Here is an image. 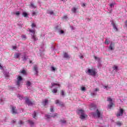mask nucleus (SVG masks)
Listing matches in <instances>:
<instances>
[{"instance_id":"obj_1","label":"nucleus","mask_w":127,"mask_h":127,"mask_svg":"<svg viewBox=\"0 0 127 127\" xmlns=\"http://www.w3.org/2000/svg\"><path fill=\"white\" fill-rule=\"evenodd\" d=\"M86 73H88V75L91 76H95L96 74H97V71L95 68L88 69Z\"/></svg>"},{"instance_id":"obj_2","label":"nucleus","mask_w":127,"mask_h":127,"mask_svg":"<svg viewBox=\"0 0 127 127\" xmlns=\"http://www.w3.org/2000/svg\"><path fill=\"white\" fill-rule=\"evenodd\" d=\"M29 32H31V33H33L32 34H31L32 36V39H33L34 41H36V40H38V38L37 37H36V35H35V30H32V29H29Z\"/></svg>"},{"instance_id":"obj_3","label":"nucleus","mask_w":127,"mask_h":127,"mask_svg":"<svg viewBox=\"0 0 127 127\" xmlns=\"http://www.w3.org/2000/svg\"><path fill=\"white\" fill-rule=\"evenodd\" d=\"M92 115L93 117H97V118H98L99 119H100V118H103L102 114H101V113L100 112V111H99V110L98 109L96 110V113H92Z\"/></svg>"},{"instance_id":"obj_4","label":"nucleus","mask_w":127,"mask_h":127,"mask_svg":"<svg viewBox=\"0 0 127 127\" xmlns=\"http://www.w3.org/2000/svg\"><path fill=\"white\" fill-rule=\"evenodd\" d=\"M56 104L57 105H58V104H59L60 107H64V106H65V105H64V103H63V102L60 101L59 100H56Z\"/></svg>"},{"instance_id":"obj_5","label":"nucleus","mask_w":127,"mask_h":127,"mask_svg":"<svg viewBox=\"0 0 127 127\" xmlns=\"http://www.w3.org/2000/svg\"><path fill=\"white\" fill-rule=\"evenodd\" d=\"M22 80V77L21 76H19L17 77V80L16 82V84L17 86H20V82H21Z\"/></svg>"},{"instance_id":"obj_6","label":"nucleus","mask_w":127,"mask_h":127,"mask_svg":"<svg viewBox=\"0 0 127 127\" xmlns=\"http://www.w3.org/2000/svg\"><path fill=\"white\" fill-rule=\"evenodd\" d=\"M124 112H125V110L122 108H120V113H117V116L121 117V116H123V115H124Z\"/></svg>"},{"instance_id":"obj_7","label":"nucleus","mask_w":127,"mask_h":127,"mask_svg":"<svg viewBox=\"0 0 127 127\" xmlns=\"http://www.w3.org/2000/svg\"><path fill=\"white\" fill-rule=\"evenodd\" d=\"M25 102L26 103V104H27V105H28V106H32V105H33V103L30 101V100H29V99H28V98H26Z\"/></svg>"},{"instance_id":"obj_8","label":"nucleus","mask_w":127,"mask_h":127,"mask_svg":"<svg viewBox=\"0 0 127 127\" xmlns=\"http://www.w3.org/2000/svg\"><path fill=\"white\" fill-rule=\"evenodd\" d=\"M33 70L34 71H35V74L37 75L38 74V67H37V65H35L34 66Z\"/></svg>"},{"instance_id":"obj_9","label":"nucleus","mask_w":127,"mask_h":127,"mask_svg":"<svg viewBox=\"0 0 127 127\" xmlns=\"http://www.w3.org/2000/svg\"><path fill=\"white\" fill-rule=\"evenodd\" d=\"M64 58L65 59H70V56L67 53H64Z\"/></svg>"},{"instance_id":"obj_10","label":"nucleus","mask_w":127,"mask_h":127,"mask_svg":"<svg viewBox=\"0 0 127 127\" xmlns=\"http://www.w3.org/2000/svg\"><path fill=\"white\" fill-rule=\"evenodd\" d=\"M57 116H58V114L57 113H55L53 116H50V115H46V117L47 118V119H50V118H55V117H57Z\"/></svg>"},{"instance_id":"obj_11","label":"nucleus","mask_w":127,"mask_h":127,"mask_svg":"<svg viewBox=\"0 0 127 127\" xmlns=\"http://www.w3.org/2000/svg\"><path fill=\"white\" fill-rule=\"evenodd\" d=\"M77 114H78V115H80V116H81V115L85 114V112L83 110H79L77 111Z\"/></svg>"},{"instance_id":"obj_12","label":"nucleus","mask_w":127,"mask_h":127,"mask_svg":"<svg viewBox=\"0 0 127 127\" xmlns=\"http://www.w3.org/2000/svg\"><path fill=\"white\" fill-rule=\"evenodd\" d=\"M88 116H87V115L85 114V113H84L83 114L80 115V119L81 120H85L86 119V118H87Z\"/></svg>"},{"instance_id":"obj_13","label":"nucleus","mask_w":127,"mask_h":127,"mask_svg":"<svg viewBox=\"0 0 127 127\" xmlns=\"http://www.w3.org/2000/svg\"><path fill=\"white\" fill-rule=\"evenodd\" d=\"M16 107H12V114H17V112H16Z\"/></svg>"},{"instance_id":"obj_14","label":"nucleus","mask_w":127,"mask_h":127,"mask_svg":"<svg viewBox=\"0 0 127 127\" xmlns=\"http://www.w3.org/2000/svg\"><path fill=\"white\" fill-rule=\"evenodd\" d=\"M115 104L113 102H111L110 104L108 105L109 109H112V107H115Z\"/></svg>"},{"instance_id":"obj_15","label":"nucleus","mask_w":127,"mask_h":127,"mask_svg":"<svg viewBox=\"0 0 127 127\" xmlns=\"http://www.w3.org/2000/svg\"><path fill=\"white\" fill-rule=\"evenodd\" d=\"M115 46V44L111 43V45L109 46V49L110 50H114L113 47Z\"/></svg>"},{"instance_id":"obj_16","label":"nucleus","mask_w":127,"mask_h":127,"mask_svg":"<svg viewBox=\"0 0 127 127\" xmlns=\"http://www.w3.org/2000/svg\"><path fill=\"white\" fill-rule=\"evenodd\" d=\"M28 123L30 125L31 127H33V126H34V122H33V121L29 120Z\"/></svg>"},{"instance_id":"obj_17","label":"nucleus","mask_w":127,"mask_h":127,"mask_svg":"<svg viewBox=\"0 0 127 127\" xmlns=\"http://www.w3.org/2000/svg\"><path fill=\"white\" fill-rule=\"evenodd\" d=\"M47 104H48V100H47V99L45 100V101L43 102V104L44 107H45V106H46Z\"/></svg>"},{"instance_id":"obj_18","label":"nucleus","mask_w":127,"mask_h":127,"mask_svg":"<svg viewBox=\"0 0 127 127\" xmlns=\"http://www.w3.org/2000/svg\"><path fill=\"white\" fill-rule=\"evenodd\" d=\"M19 56H20V54H16L14 56V58H15L16 59H17V58H19Z\"/></svg>"},{"instance_id":"obj_19","label":"nucleus","mask_w":127,"mask_h":127,"mask_svg":"<svg viewBox=\"0 0 127 127\" xmlns=\"http://www.w3.org/2000/svg\"><path fill=\"white\" fill-rule=\"evenodd\" d=\"M116 125L118 126V127H121L123 123L120 121H118L116 122Z\"/></svg>"},{"instance_id":"obj_20","label":"nucleus","mask_w":127,"mask_h":127,"mask_svg":"<svg viewBox=\"0 0 127 127\" xmlns=\"http://www.w3.org/2000/svg\"><path fill=\"white\" fill-rule=\"evenodd\" d=\"M112 25H113V28L115 30V31H118V28L117 27V26H116V24H115V23H113Z\"/></svg>"},{"instance_id":"obj_21","label":"nucleus","mask_w":127,"mask_h":127,"mask_svg":"<svg viewBox=\"0 0 127 127\" xmlns=\"http://www.w3.org/2000/svg\"><path fill=\"white\" fill-rule=\"evenodd\" d=\"M54 86H58L59 87H60V84H59L58 83H52V87H54Z\"/></svg>"},{"instance_id":"obj_22","label":"nucleus","mask_w":127,"mask_h":127,"mask_svg":"<svg viewBox=\"0 0 127 127\" xmlns=\"http://www.w3.org/2000/svg\"><path fill=\"white\" fill-rule=\"evenodd\" d=\"M18 125H19V127H21V126L24 125V122L19 121L18 122Z\"/></svg>"},{"instance_id":"obj_23","label":"nucleus","mask_w":127,"mask_h":127,"mask_svg":"<svg viewBox=\"0 0 127 127\" xmlns=\"http://www.w3.org/2000/svg\"><path fill=\"white\" fill-rule=\"evenodd\" d=\"M27 60V56L24 55L23 57V61H26Z\"/></svg>"},{"instance_id":"obj_24","label":"nucleus","mask_w":127,"mask_h":127,"mask_svg":"<svg viewBox=\"0 0 127 127\" xmlns=\"http://www.w3.org/2000/svg\"><path fill=\"white\" fill-rule=\"evenodd\" d=\"M57 91H58L57 88L53 89V90L52 91L53 94H56V93H57Z\"/></svg>"},{"instance_id":"obj_25","label":"nucleus","mask_w":127,"mask_h":127,"mask_svg":"<svg viewBox=\"0 0 127 127\" xmlns=\"http://www.w3.org/2000/svg\"><path fill=\"white\" fill-rule=\"evenodd\" d=\"M37 116V114L36 113V112L35 111H34V113L33 114V118L34 119H36L35 118H36Z\"/></svg>"},{"instance_id":"obj_26","label":"nucleus","mask_w":127,"mask_h":127,"mask_svg":"<svg viewBox=\"0 0 127 127\" xmlns=\"http://www.w3.org/2000/svg\"><path fill=\"white\" fill-rule=\"evenodd\" d=\"M77 10V8L76 7H73L71 8V11L72 12H74V13H76V11Z\"/></svg>"},{"instance_id":"obj_27","label":"nucleus","mask_w":127,"mask_h":127,"mask_svg":"<svg viewBox=\"0 0 127 127\" xmlns=\"http://www.w3.org/2000/svg\"><path fill=\"white\" fill-rule=\"evenodd\" d=\"M30 5L31 7H33V8H36V6L34 3H31Z\"/></svg>"},{"instance_id":"obj_28","label":"nucleus","mask_w":127,"mask_h":127,"mask_svg":"<svg viewBox=\"0 0 127 127\" xmlns=\"http://www.w3.org/2000/svg\"><path fill=\"white\" fill-rule=\"evenodd\" d=\"M21 38L23 40H25L26 39V35H22Z\"/></svg>"},{"instance_id":"obj_29","label":"nucleus","mask_w":127,"mask_h":127,"mask_svg":"<svg viewBox=\"0 0 127 127\" xmlns=\"http://www.w3.org/2000/svg\"><path fill=\"white\" fill-rule=\"evenodd\" d=\"M62 124H66V120H61L60 121Z\"/></svg>"},{"instance_id":"obj_30","label":"nucleus","mask_w":127,"mask_h":127,"mask_svg":"<svg viewBox=\"0 0 127 127\" xmlns=\"http://www.w3.org/2000/svg\"><path fill=\"white\" fill-rule=\"evenodd\" d=\"M22 14H23V16L24 17H27V15H28L27 13H26V12H23Z\"/></svg>"},{"instance_id":"obj_31","label":"nucleus","mask_w":127,"mask_h":127,"mask_svg":"<svg viewBox=\"0 0 127 127\" xmlns=\"http://www.w3.org/2000/svg\"><path fill=\"white\" fill-rule=\"evenodd\" d=\"M26 85L27 86H28L29 87L31 85V83L30 81H27Z\"/></svg>"},{"instance_id":"obj_32","label":"nucleus","mask_w":127,"mask_h":127,"mask_svg":"<svg viewBox=\"0 0 127 127\" xmlns=\"http://www.w3.org/2000/svg\"><path fill=\"white\" fill-rule=\"evenodd\" d=\"M113 101V99H112V98L108 97L107 98V102H112Z\"/></svg>"},{"instance_id":"obj_33","label":"nucleus","mask_w":127,"mask_h":127,"mask_svg":"<svg viewBox=\"0 0 127 127\" xmlns=\"http://www.w3.org/2000/svg\"><path fill=\"white\" fill-rule=\"evenodd\" d=\"M31 27L33 28V27H36V24L34 23H32L31 24Z\"/></svg>"},{"instance_id":"obj_34","label":"nucleus","mask_w":127,"mask_h":127,"mask_svg":"<svg viewBox=\"0 0 127 127\" xmlns=\"http://www.w3.org/2000/svg\"><path fill=\"white\" fill-rule=\"evenodd\" d=\"M61 95L62 96H64L65 94H64V90H61Z\"/></svg>"},{"instance_id":"obj_35","label":"nucleus","mask_w":127,"mask_h":127,"mask_svg":"<svg viewBox=\"0 0 127 127\" xmlns=\"http://www.w3.org/2000/svg\"><path fill=\"white\" fill-rule=\"evenodd\" d=\"M113 68L114 69V70H118V66H117V65H114L113 67Z\"/></svg>"},{"instance_id":"obj_36","label":"nucleus","mask_w":127,"mask_h":127,"mask_svg":"<svg viewBox=\"0 0 127 127\" xmlns=\"http://www.w3.org/2000/svg\"><path fill=\"white\" fill-rule=\"evenodd\" d=\"M50 112H54V108H53V106L51 107V108H50Z\"/></svg>"},{"instance_id":"obj_37","label":"nucleus","mask_w":127,"mask_h":127,"mask_svg":"<svg viewBox=\"0 0 127 127\" xmlns=\"http://www.w3.org/2000/svg\"><path fill=\"white\" fill-rule=\"evenodd\" d=\"M21 73H22V74H24L25 75V74H26V71H25V70H22L21 71Z\"/></svg>"},{"instance_id":"obj_38","label":"nucleus","mask_w":127,"mask_h":127,"mask_svg":"<svg viewBox=\"0 0 127 127\" xmlns=\"http://www.w3.org/2000/svg\"><path fill=\"white\" fill-rule=\"evenodd\" d=\"M105 44L107 45L109 44V41H108V39L105 40Z\"/></svg>"},{"instance_id":"obj_39","label":"nucleus","mask_w":127,"mask_h":127,"mask_svg":"<svg viewBox=\"0 0 127 127\" xmlns=\"http://www.w3.org/2000/svg\"><path fill=\"white\" fill-rule=\"evenodd\" d=\"M81 90L82 91H86V87H81Z\"/></svg>"},{"instance_id":"obj_40","label":"nucleus","mask_w":127,"mask_h":127,"mask_svg":"<svg viewBox=\"0 0 127 127\" xmlns=\"http://www.w3.org/2000/svg\"><path fill=\"white\" fill-rule=\"evenodd\" d=\"M16 15H19V14H20V13L19 12V11H17L15 13Z\"/></svg>"},{"instance_id":"obj_41","label":"nucleus","mask_w":127,"mask_h":127,"mask_svg":"<svg viewBox=\"0 0 127 127\" xmlns=\"http://www.w3.org/2000/svg\"><path fill=\"white\" fill-rule=\"evenodd\" d=\"M32 15L34 16V15H37V13H36V12H33L32 13Z\"/></svg>"},{"instance_id":"obj_42","label":"nucleus","mask_w":127,"mask_h":127,"mask_svg":"<svg viewBox=\"0 0 127 127\" xmlns=\"http://www.w3.org/2000/svg\"><path fill=\"white\" fill-rule=\"evenodd\" d=\"M115 4L114 3H111V4H110V7H113V6H114V5Z\"/></svg>"},{"instance_id":"obj_43","label":"nucleus","mask_w":127,"mask_h":127,"mask_svg":"<svg viewBox=\"0 0 127 127\" xmlns=\"http://www.w3.org/2000/svg\"><path fill=\"white\" fill-rule=\"evenodd\" d=\"M52 70H53V71H55V70H56V68H55V67H52Z\"/></svg>"},{"instance_id":"obj_44","label":"nucleus","mask_w":127,"mask_h":127,"mask_svg":"<svg viewBox=\"0 0 127 127\" xmlns=\"http://www.w3.org/2000/svg\"><path fill=\"white\" fill-rule=\"evenodd\" d=\"M19 99H23V96H19Z\"/></svg>"},{"instance_id":"obj_45","label":"nucleus","mask_w":127,"mask_h":127,"mask_svg":"<svg viewBox=\"0 0 127 127\" xmlns=\"http://www.w3.org/2000/svg\"><path fill=\"white\" fill-rule=\"evenodd\" d=\"M86 5V3H83L82 5V6H85Z\"/></svg>"},{"instance_id":"obj_46","label":"nucleus","mask_w":127,"mask_h":127,"mask_svg":"<svg viewBox=\"0 0 127 127\" xmlns=\"http://www.w3.org/2000/svg\"><path fill=\"white\" fill-rule=\"evenodd\" d=\"M100 89H99L98 88H96L95 89V92H97V91H99Z\"/></svg>"},{"instance_id":"obj_47","label":"nucleus","mask_w":127,"mask_h":127,"mask_svg":"<svg viewBox=\"0 0 127 127\" xmlns=\"http://www.w3.org/2000/svg\"><path fill=\"white\" fill-rule=\"evenodd\" d=\"M61 33H62V34L64 33V31L61 30Z\"/></svg>"},{"instance_id":"obj_48","label":"nucleus","mask_w":127,"mask_h":127,"mask_svg":"<svg viewBox=\"0 0 127 127\" xmlns=\"http://www.w3.org/2000/svg\"><path fill=\"white\" fill-rule=\"evenodd\" d=\"M13 49H16V47L13 46Z\"/></svg>"},{"instance_id":"obj_49","label":"nucleus","mask_w":127,"mask_h":127,"mask_svg":"<svg viewBox=\"0 0 127 127\" xmlns=\"http://www.w3.org/2000/svg\"><path fill=\"white\" fill-rule=\"evenodd\" d=\"M126 26L127 28V20L126 21Z\"/></svg>"},{"instance_id":"obj_50","label":"nucleus","mask_w":127,"mask_h":127,"mask_svg":"<svg viewBox=\"0 0 127 127\" xmlns=\"http://www.w3.org/2000/svg\"><path fill=\"white\" fill-rule=\"evenodd\" d=\"M15 122H16L15 120H13V121H12L13 124H14V123H15Z\"/></svg>"},{"instance_id":"obj_51","label":"nucleus","mask_w":127,"mask_h":127,"mask_svg":"<svg viewBox=\"0 0 127 127\" xmlns=\"http://www.w3.org/2000/svg\"><path fill=\"white\" fill-rule=\"evenodd\" d=\"M50 14H53V11H51L50 12Z\"/></svg>"},{"instance_id":"obj_52","label":"nucleus","mask_w":127,"mask_h":127,"mask_svg":"<svg viewBox=\"0 0 127 127\" xmlns=\"http://www.w3.org/2000/svg\"><path fill=\"white\" fill-rule=\"evenodd\" d=\"M80 59H83V56H80Z\"/></svg>"},{"instance_id":"obj_53","label":"nucleus","mask_w":127,"mask_h":127,"mask_svg":"<svg viewBox=\"0 0 127 127\" xmlns=\"http://www.w3.org/2000/svg\"><path fill=\"white\" fill-rule=\"evenodd\" d=\"M29 63H30V64H31V63H32V61H29Z\"/></svg>"},{"instance_id":"obj_54","label":"nucleus","mask_w":127,"mask_h":127,"mask_svg":"<svg viewBox=\"0 0 127 127\" xmlns=\"http://www.w3.org/2000/svg\"><path fill=\"white\" fill-rule=\"evenodd\" d=\"M104 88H105V89H107V88H108V86H104Z\"/></svg>"},{"instance_id":"obj_55","label":"nucleus","mask_w":127,"mask_h":127,"mask_svg":"<svg viewBox=\"0 0 127 127\" xmlns=\"http://www.w3.org/2000/svg\"><path fill=\"white\" fill-rule=\"evenodd\" d=\"M94 58H95V59H96V60L98 59V58H97V57H94Z\"/></svg>"},{"instance_id":"obj_56","label":"nucleus","mask_w":127,"mask_h":127,"mask_svg":"<svg viewBox=\"0 0 127 127\" xmlns=\"http://www.w3.org/2000/svg\"><path fill=\"white\" fill-rule=\"evenodd\" d=\"M91 107H94V104H92L91 105Z\"/></svg>"},{"instance_id":"obj_57","label":"nucleus","mask_w":127,"mask_h":127,"mask_svg":"<svg viewBox=\"0 0 127 127\" xmlns=\"http://www.w3.org/2000/svg\"><path fill=\"white\" fill-rule=\"evenodd\" d=\"M0 69H1L2 68V66H1V65H0Z\"/></svg>"},{"instance_id":"obj_58","label":"nucleus","mask_w":127,"mask_h":127,"mask_svg":"<svg viewBox=\"0 0 127 127\" xmlns=\"http://www.w3.org/2000/svg\"><path fill=\"white\" fill-rule=\"evenodd\" d=\"M91 95H96L94 93H92Z\"/></svg>"},{"instance_id":"obj_59","label":"nucleus","mask_w":127,"mask_h":127,"mask_svg":"<svg viewBox=\"0 0 127 127\" xmlns=\"http://www.w3.org/2000/svg\"><path fill=\"white\" fill-rule=\"evenodd\" d=\"M0 101H2V100L0 99Z\"/></svg>"},{"instance_id":"obj_60","label":"nucleus","mask_w":127,"mask_h":127,"mask_svg":"<svg viewBox=\"0 0 127 127\" xmlns=\"http://www.w3.org/2000/svg\"><path fill=\"white\" fill-rule=\"evenodd\" d=\"M61 0L63 1L64 0Z\"/></svg>"}]
</instances>
